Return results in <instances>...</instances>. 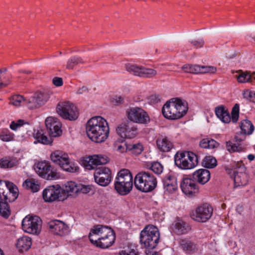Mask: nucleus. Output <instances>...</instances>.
<instances>
[{"label": "nucleus", "mask_w": 255, "mask_h": 255, "mask_svg": "<svg viewBox=\"0 0 255 255\" xmlns=\"http://www.w3.org/2000/svg\"><path fill=\"white\" fill-rule=\"evenodd\" d=\"M175 165L183 169L195 167L198 164V157L192 152H177L174 157Z\"/></svg>", "instance_id": "5"}, {"label": "nucleus", "mask_w": 255, "mask_h": 255, "mask_svg": "<svg viewBox=\"0 0 255 255\" xmlns=\"http://www.w3.org/2000/svg\"><path fill=\"white\" fill-rule=\"evenodd\" d=\"M76 184L73 181H69L65 184L64 187L62 189L64 193L67 194L69 196V192L76 193L78 191Z\"/></svg>", "instance_id": "45"}, {"label": "nucleus", "mask_w": 255, "mask_h": 255, "mask_svg": "<svg viewBox=\"0 0 255 255\" xmlns=\"http://www.w3.org/2000/svg\"><path fill=\"white\" fill-rule=\"evenodd\" d=\"M253 77L248 72L242 73L238 77V81L240 83H253Z\"/></svg>", "instance_id": "49"}, {"label": "nucleus", "mask_w": 255, "mask_h": 255, "mask_svg": "<svg viewBox=\"0 0 255 255\" xmlns=\"http://www.w3.org/2000/svg\"><path fill=\"white\" fill-rule=\"evenodd\" d=\"M150 169L155 173L159 174L162 172L163 167L160 163L156 162L152 164Z\"/></svg>", "instance_id": "52"}, {"label": "nucleus", "mask_w": 255, "mask_h": 255, "mask_svg": "<svg viewBox=\"0 0 255 255\" xmlns=\"http://www.w3.org/2000/svg\"><path fill=\"white\" fill-rule=\"evenodd\" d=\"M114 185L116 191L122 195H126L128 194L132 188V185H129V186H127L126 183H121L120 184H118V182L117 181L115 182Z\"/></svg>", "instance_id": "38"}, {"label": "nucleus", "mask_w": 255, "mask_h": 255, "mask_svg": "<svg viewBox=\"0 0 255 255\" xmlns=\"http://www.w3.org/2000/svg\"><path fill=\"white\" fill-rule=\"evenodd\" d=\"M128 119L132 123L146 124L150 121L148 114L142 109L135 107L127 112Z\"/></svg>", "instance_id": "13"}, {"label": "nucleus", "mask_w": 255, "mask_h": 255, "mask_svg": "<svg viewBox=\"0 0 255 255\" xmlns=\"http://www.w3.org/2000/svg\"><path fill=\"white\" fill-rule=\"evenodd\" d=\"M35 171L41 177L47 180H53L57 178V173L52 168L50 163L47 161L38 162L36 165Z\"/></svg>", "instance_id": "15"}, {"label": "nucleus", "mask_w": 255, "mask_h": 255, "mask_svg": "<svg viewBox=\"0 0 255 255\" xmlns=\"http://www.w3.org/2000/svg\"><path fill=\"white\" fill-rule=\"evenodd\" d=\"M91 190V188L89 186L84 187L82 189V191L83 193H89Z\"/></svg>", "instance_id": "64"}, {"label": "nucleus", "mask_w": 255, "mask_h": 255, "mask_svg": "<svg viewBox=\"0 0 255 255\" xmlns=\"http://www.w3.org/2000/svg\"><path fill=\"white\" fill-rule=\"evenodd\" d=\"M86 132L89 138L93 141L102 143L109 136L108 124L102 117H93L87 123Z\"/></svg>", "instance_id": "1"}, {"label": "nucleus", "mask_w": 255, "mask_h": 255, "mask_svg": "<svg viewBox=\"0 0 255 255\" xmlns=\"http://www.w3.org/2000/svg\"><path fill=\"white\" fill-rule=\"evenodd\" d=\"M163 184L165 193H173L177 189L176 179L173 176H168L164 178Z\"/></svg>", "instance_id": "27"}, {"label": "nucleus", "mask_w": 255, "mask_h": 255, "mask_svg": "<svg viewBox=\"0 0 255 255\" xmlns=\"http://www.w3.org/2000/svg\"><path fill=\"white\" fill-rule=\"evenodd\" d=\"M232 120L233 123H236L239 119V105L236 104L232 109Z\"/></svg>", "instance_id": "51"}, {"label": "nucleus", "mask_w": 255, "mask_h": 255, "mask_svg": "<svg viewBox=\"0 0 255 255\" xmlns=\"http://www.w3.org/2000/svg\"><path fill=\"white\" fill-rule=\"evenodd\" d=\"M109 161L107 156L102 155H94L91 156L88 162L86 168L88 169H92L99 165L105 164Z\"/></svg>", "instance_id": "26"}, {"label": "nucleus", "mask_w": 255, "mask_h": 255, "mask_svg": "<svg viewBox=\"0 0 255 255\" xmlns=\"http://www.w3.org/2000/svg\"><path fill=\"white\" fill-rule=\"evenodd\" d=\"M115 235H111L110 236H107L106 238H104L101 240H99L95 243L92 244L98 247L106 249L111 247L115 242Z\"/></svg>", "instance_id": "33"}, {"label": "nucleus", "mask_w": 255, "mask_h": 255, "mask_svg": "<svg viewBox=\"0 0 255 255\" xmlns=\"http://www.w3.org/2000/svg\"><path fill=\"white\" fill-rule=\"evenodd\" d=\"M17 160L11 157H5L0 160V166L3 168H12L17 165Z\"/></svg>", "instance_id": "36"}, {"label": "nucleus", "mask_w": 255, "mask_h": 255, "mask_svg": "<svg viewBox=\"0 0 255 255\" xmlns=\"http://www.w3.org/2000/svg\"><path fill=\"white\" fill-rule=\"evenodd\" d=\"M172 99L167 102L162 109V112L164 117L170 120H176L180 118L179 113L177 112L176 105H174Z\"/></svg>", "instance_id": "20"}, {"label": "nucleus", "mask_w": 255, "mask_h": 255, "mask_svg": "<svg viewBox=\"0 0 255 255\" xmlns=\"http://www.w3.org/2000/svg\"><path fill=\"white\" fill-rule=\"evenodd\" d=\"M148 100L150 103L154 104L157 103L159 101V99L158 96L152 95L149 97Z\"/></svg>", "instance_id": "59"}, {"label": "nucleus", "mask_w": 255, "mask_h": 255, "mask_svg": "<svg viewBox=\"0 0 255 255\" xmlns=\"http://www.w3.org/2000/svg\"><path fill=\"white\" fill-rule=\"evenodd\" d=\"M160 234L157 228L153 225H148L145 226L140 234V242L144 245V247L148 250L146 253L148 255H154L157 254L152 253L150 250L154 249L158 243Z\"/></svg>", "instance_id": "2"}, {"label": "nucleus", "mask_w": 255, "mask_h": 255, "mask_svg": "<svg viewBox=\"0 0 255 255\" xmlns=\"http://www.w3.org/2000/svg\"><path fill=\"white\" fill-rule=\"evenodd\" d=\"M115 181L118 182V184L126 183L127 186L133 185L132 175L127 169H123L118 172Z\"/></svg>", "instance_id": "23"}, {"label": "nucleus", "mask_w": 255, "mask_h": 255, "mask_svg": "<svg viewBox=\"0 0 255 255\" xmlns=\"http://www.w3.org/2000/svg\"><path fill=\"white\" fill-rule=\"evenodd\" d=\"M120 255H138V252H136L134 250H131L129 252H126L125 251H122L120 253Z\"/></svg>", "instance_id": "62"}, {"label": "nucleus", "mask_w": 255, "mask_h": 255, "mask_svg": "<svg viewBox=\"0 0 255 255\" xmlns=\"http://www.w3.org/2000/svg\"><path fill=\"white\" fill-rule=\"evenodd\" d=\"M50 158L53 163L67 172L74 173L79 169L76 164L70 161L68 155L63 151L57 150L52 152Z\"/></svg>", "instance_id": "4"}, {"label": "nucleus", "mask_w": 255, "mask_h": 255, "mask_svg": "<svg viewBox=\"0 0 255 255\" xmlns=\"http://www.w3.org/2000/svg\"><path fill=\"white\" fill-rule=\"evenodd\" d=\"M181 188L186 195H191L198 192V188L195 183V180L190 178L183 179L181 183Z\"/></svg>", "instance_id": "22"}, {"label": "nucleus", "mask_w": 255, "mask_h": 255, "mask_svg": "<svg viewBox=\"0 0 255 255\" xmlns=\"http://www.w3.org/2000/svg\"><path fill=\"white\" fill-rule=\"evenodd\" d=\"M194 180L201 184H205L210 178V172L206 169H200L194 172L192 175Z\"/></svg>", "instance_id": "24"}, {"label": "nucleus", "mask_w": 255, "mask_h": 255, "mask_svg": "<svg viewBox=\"0 0 255 255\" xmlns=\"http://www.w3.org/2000/svg\"><path fill=\"white\" fill-rule=\"evenodd\" d=\"M127 148H128V150L131 151L133 153L139 154L142 152L143 147L140 143H129L128 146H127Z\"/></svg>", "instance_id": "47"}, {"label": "nucleus", "mask_w": 255, "mask_h": 255, "mask_svg": "<svg viewBox=\"0 0 255 255\" xmlns=\"http://www.w3.org/2000/svg\"><path fill=\"white\" fill-rule=\"evenodd\" d=\"M42 220L36 216H26L22 221L24 231L32 234H38L41 229Z\"/></svg>", "instance_id": "8"}, {"label": "nucleus", "mask_w": 255, "mask_h": 255, "mask_svg": "<svg viewBox=\"0 0 255 255\" xmlns=\"http://www.w3.org/2000/svg\"><path fill=\"white\" fill-rule=\"evenodd\" d=\"M244 96L247 99H249L251 101L255 103V92L247 91L244 94Z\"/></svg>", "instance_id": "54"}, {"label": "nucleus", "mask_w": 255, "mask_h": 255, "mask_svg": "<svg viewBox=\"0 0 255 255\" xmlns=\"http://www.w3.org/2000/svg\"><path fill=\"white\" fill-rule=\"evenodd\" d=\"M52 83L55 86L60 87L63 84V79L62 78L56 77L53 79Z\"/></svg>", "instance_id": "56"}, {"label": "nucleus", "mask_w": 255, "mask_h": 255, "mask_svg": "<svg viewBox=\"0 0 255 255\" xmlns=\"http://www.w3.org/2000/svg\"><path fill=\"white\" fill-rule=\"evenodd\" d=\"M34 137L37 140V142L44 144H49L52 142L51 139L44 135L42 130H35L33 133Z\"/></svg>", "instance_id": "39"}, {"label": "nucleus", "mask_w": 255, "mask_h": 255, "mask_svg": "<svg viewBox=\"0 0 255 255\" xmlns=\"http://www.w3.org/2000/svg\"><path fill=\"white\" fill-rule=\"evenodd\" d=\"M48 99L49 96L46 93L38 91L31 96L28 100H26V105L30 109L37 108L44 105Z\"/></svg>", "instance_id": "16"}, {"label": "nucleus", "mask_w": 255, "mask_h": 255, "mask_svg": "<svg viewBox=\"0 0 255 255\" xmlns=\"http://www.w3.org/2000/svg\"><path fill=\"white\" fill-rule=\"evenodd\" d=\"M42 195L43 199L48 202L63 201L68 197V195L64 193L62 189L58 185L49 186L45 188Z\"/></svg>", "instance_id": "6"}, {"label": "nucleus", "mask_w": 255, "mask_h": 255, "mask_svg": "<svg viewBox=\"0 0 255 255\" xmlns=\"http://www.w3.org/2000/svg\"><path fill=\"white\" fill-rule=\"evenodd\" d=\"M23 187L28 189H31L33 192H37L39 190V185L33 179H28L23 183Z\"/></svg>", "instance_id": "41"}, {"label": "nucleus", "mask_w": 255, "mask_h": 255, "mask_svg": "<svg viewBox=\"0 0 255 255\" xmlns=\"http://www.w3.org/2000/svg\"><path fill=\"white\" fill-rule=\"evenodd\" d=\"M240 128L241 132L244 134L250 135L252 133L254 130V127L251 121L245 120L241 122Z\"/></svg>", "instance_id": "37"}, {"label": "nucleus", "mask_w": 255, "mask_h": 255, "mask_svg": "<svg viewBox=\"0 0 255 255\" xmlns=\"http://www.w3.org/2000/svg\"><path fill=\"white\" fill-rule=\"evenodd\" d=\"M226 148L230 152L245 151V148L242 147L241 144L233 143L231 141L226 142Z\"/></svg>", "instance_id": "44"}, {"label": "nucleus", "mask_w": 255, "mask_h": 255, "mask_svg": "<svg viewBox=\"0 0 255 255\" xmlns=\"http://www.w3.org/2000/svg\"><path fill=\"white\" fill-rule=\"evenodd\" d=\"M200 147L204 148H215L219 146V143L213 139L209 138L202 139L199 144Z\"/></svg>", "instance_id": "40"}, {"label": "nucleus", "mask_w": 255, "mask_h": 255, "mask_svg": "<svg viewBox=\"0 0 255 255\" xmlns=\"http://www.w3.org/2000/svg\"><path fill=\"white\" fill-rule=\"evenodd\" d=\"M10 83V81L9 79H7L6 81L2 80V77H0V89L6 87Z\"/></svg>", "instance_id": "60"}, {"label": "nucleus", "mask_w": 255, "mask_h": 255, "mask_svg": "<svg viewBox=\"0 0 255 255\" xmlns=\"http://www.w3.org/2000/svg\"><path fill=\"white\" fill-rule=\"evenodd\" d=\"M48 226L50 231L55 235L62 236L68 232L67 226L59 220L51 221L49 222Z\"/></svg>", "instance_id": "21"}, {"label": "nucleus", "mask_w": 255, "mask_h": 255, "mask_svg": "<svg viewBox=\"0 0 255 255\" xmlns=\"http://www.w3.org/2000/svg\"><path fill=\"white\" fill-rule=\"evenodd\" d=\"M57 112L63 119L73 121L78 117L77 107L70 102L59 103L57 106Z\"/></svg>", "instance_id": "7"}, {"label": "nucleus", "mask_w": 255, "mask_h": 255, "mask_svg": "<svg viewBox=\"0 0 255 255\" xmlns=\"http://www.w3.org/2000/svg\"><path fill=\"white\" fill-rule=\"evenodd\" d=\"M182 69L184 70L186 73L197 74L199 72V65L185 64L182 67Z\"/></svg>", "instance_id": "48"}, {"label": "nucleus", "mask_w": 255, "mask_h": 255, "mask_svg": "<svg viewBox=\"0 0 255 255\" xmlns=\"http://www.w3.org/2000/svg\"><path fill=\"white\" fill-rule=\"evenodd\" d=\"M128 143H124L123 144L118 145L117 149L119 151L121 152H124L125 151L128 150V149L127 148V146H128Z\"/></svg>", "instance_id": "61"}, {"label": "nucleus", "mask_w": 255, "mask_h": 255, "mask_svg": "<svg viewBox=\"0 0 255 255\" xmlns=\"http://www.w3.org/2000/svg\"><path fill=\"white\" fill-rule=\"evenodd\" d=\"M213 208L207 203L203 204L199 206L194 212L191 214L193 220L198 222H206L212 216Z\"/></svg>", "instance_id": "12"}, {"label": "nucleus", "mask_w": 255, "mask_h": 255, "mask_svg": "<svg viewBox=\"0 0 255 255\" xmlns=\"http://www.w3.org/2000/svg\"><path fill=\"white\" fill-rule=\"evenodd\" d=\"M156 143L159 149L163 152L169 151L173 147L172 143L166 136L158 138Z\"/></svg>", "instance_id": "30"}, {"label": "nucleus", "mask_w": 255, "mask_h": 255, "mask_svg": "<svg viewBox=\"0 0 255 255\" xmlns=\"http://www.w3.org/2000/svg\"><path fill=\"white\" fill-rule=\"evenodd\" d=\"M124 98L122 96L115 97L114 98L113 103L115 105H119L124 103Z\"/></svg>", "instance_id": "58"}, {"label": "nucleus", "mask_w": 255, "mask_h": 255, "mask_svg": "<svg viewBox=\"0 0 255 255\" xmlns=\"http://www.w3.org/2000/svg\"><path fill=\"white\" fill-rule=\"evenodd\" d=\"M84 63L85 61L82 57L78 56H72L67 60L66 68L68 70H73L75 66Z\"/></svg>", "instance_id": "35"}, {"label": "nucleus", "mask_w": 255, "mask_h": 255, "mask_svg": "<svg viewBox=\"0 0 255 255\" xmlns=\"http://www.w3.org/2000/svg\"><path fill=\"white\" fill-rule=\"evenodd\" d=\"M94 177L96 183L101 186L106 187L111 182L112 171L105 166L100 167L95 170Z\"/></svg>", "instance_id": "14"}, {"label": "nucleus", "mask_w": 255, "mask_h": 255, "mask_svg": "<svg viewBox=\"0 0 255 255\" xmlns=\"http://www.w3.org/2000/svg\"><path fill=\"white\" fill-rule=\"evenodd\" d=\"M173 231L177 235H182L188 233L190 230V226L184 221L177 218L172 224Z\"/></svg>", "instance_id": "25"}, {"label": "nucleus", "mask_w": 255, "mask_h": 255, "mask_svg": "<svg viewBox=\"0 0 255 255\" xmlns=\"http://www.w3.org/2000/svg\"><path fill=\"white\" fill-rule=\"evenodd\" d=\"M4 187L2 194L3 198V202H13L18 197V188L12 183L3 181L2 188Z\"/></svg>", "instance_id": "18"}, {"label": "nucleus", "mask_w": 255, "mask_h": 255, "mask_svg": "<svg viewBox=\"0 0 255 255\" xmlns=\"http://www.w3.org/2000/svg\"><path fill=\"white\" fill-rule=\"evenodd\" d=\"M88 91H89V90L87 87L83 86L78 89L76 93L77 94L82 95V94L88 93Z\"/></svg>", "instance_id": "63"}, {"label": "nucleus", "mask_w": 255, "mask_h": 255, "mask_svg": "<svg viewBox=\"0 0 255 255\" xmlns=\"http://www.w3.org/2000/svg\"><path fill=\"white\" fill-rule=\"evenodd\" d=\"M23 120H19L16 122H12L10 125V128L12 130H16L18 127L24 125Z\"/></svg>", "instance_id": "53"}, {"label": "nucleus", "mask_w": 255, "mask_h": 255, "mask_svg": "<svg viewBox=\"0 0 255 255\" xmlns=\"http://www.w3.org/2000/svg\"><path fill=\"white\" fill-rule=\"evenodd\" d=\"M191 43L196 48H200L203 46L204 41L202 39L192 40L191 41Z\"/></svg>", "instance_id": "57"}, {"label": "nucleus", "mask_w": 255, "mask_h": 255, "mask_svg": "<svg viewBox=\"0 0 255 255\" xmlns=\"http://www.w3.org/2000/svg\"><path fill=\"white\" fill-rule=\"evenodd\" d=\"M114 232L110 228L101 225H97L94 226L91 230L89 235V240L92 244L101 240L104 238L114 235Z\"/></svg>", "instance_id": "11"}, {"label": "nucleus", "mask_w": 255, "mask_h": 255, "mask_svg": "<svg viewBox=\"0 0 255 255\" xmlns=\"http://www.w3.org/2000/svg\"><path fill=\"white\" fill-rule=\"evenodd\" d=\"M217 71L216 67L212 66H200L199 74H215Z\"/></svg>", "instance_id": "50"}, {"label": "nucleus", "mask_w": 255, "mask_h": 255, "mask_svg": "<svg viewBox=\"0 0 255 255\" xmlns=\"http://www.w3.org/2000/svg\"><path fill=\"white\" fill-rule=\"evenodd\" d=\"M217 160L212 156H207L203 160V165L207 168H213L217 165Z\"/></svg>", "instance_id": "43"}, {"label": "nucleus", "mask_w": 255, "mask_h": 255, "mask_svg": "<svg viewBox=\"0 0 255 255\" xmlns=\"http://www.w3.org/2000/svg\"><path fill=\"white\" fill-rule=\"evenodd\" d=\"M174 105H176L177 108V112L179 113L180 118L184 116L188 109L187 103L185 101H182L179 98H172Z\"/></svg>", "instance_id": "34"}, {"label": "nucleus", "mask_w": 255, "mask_h": 255, "mask_svg": "<svg viewBox=\"0 0 255 255\" xmlns=\"http://www.w3.org/2000/svg\"><path fill=\"white\" fill-rule=\"evenodd\" d=\"M157 184L156 178L149 172H140L136 175L134 179L135 187L145 193L153 191L156 187Z\"/></svg>", "instance_id": "3"}, {"label": "nucleus", "mask_w": 255, "mask_h": 255, "mask_svg": "<svg viewBox=\"0 0 255 255\" xmlns=\"http://www.w3.org/2000/svg\"><path fill=\"white\" fill-rule=\"evenodd\" d=\"M14 134L7 129H3L0 131V139L4 142H8L13 140Z\"/></svg>", "instance_id": "46"}, {"label": "nucleus", "mask_w": 255, "mask_h": 255, "mask_svg": "<svg viewBox=\"0 0 255 255\" xmlns=\"http://www.w3.org/2000/svg\"><path fill=\"white\" fill-rule=\"evenodd\" d=\"M9 104L15 107L20 106L21 105H26V100L21 95H13L10 98Z\"/></svg>", "instance_id": "42"}, {"label": "nucleus", "mask_w": 255, "mask_h": 255, "mask_svg": "<svg viewBox=\"0 0 255 255\" xmlns=\"http://www.w3.org/2000/svg\"><path fill=\"white\" fill-rule=\"evenodd\" d=\"M3 181L0 180V215L3 218L7 219L10 215V210L8 205L6 202H3V198L2 194L3 188H2Z\"/></svg>", "instance_id": "28"}, {"label": "nucleus", "mask_w": 255, "mask_h": 255, "mask_svg": "<svg viewBox=\"0 0 255 255\" xmlns=\"http://www.w3.org/2000/svg\"><path fill=\"white\" fill-rule=\"evenodd\" d=\"M31 244V239L27 236H23L17 240L16 247L22 253L28 250Z\"/></svg>", "instance_id": "31"}, {"label": "nucleus", "mask_w": 255, "mask_h": 255, "mask_svg": "<svg viewBox=\"0 0 255 255\" xmlns=\"http://www.w3.org/2000/svg\"><path fill=\"white\" fill-rule=\"evenodd\" d=\"M117 134L123 139L134 138L137 134V128L136 125L129 121H126L119 125L116 128Z\"/></svg>", "instance_id": "9"}, {"label": "nucleus", "mask_w": 255, "mask_h": 255, "mask_svg": "<svg viewBox=\"0 0 255 255\" xmlns=\"http://www.w3.org/2000/svg\"><path fill=\"white\" fill-rule=\"evenodd\" d=\"M46 129L51 137L59 136L62 134L61 124L54 117H48L45 120Z\"/></svg>", "instance_id": "19"}, {"label": "nucleus", "mask_w": 255, "mask_h": 255, "mask_svg": "<svg viewBox=\"0 0 255 255\" xmlns=\"http://www.w3.org/2000/svg\"><path fill=\"white\" fill-rule=\"evenodd\" d=\"M125 67L128 72L135 76L141 78H151L155 77L157 74V71L153 69L130 63L126 64Z\"/></svg>", "instance_id": "10"}, {"label": "nucleus", "mask_w": 255, "mask_h": 255, "mask_svg": "<svg viewBox=\"0 0 255 255\" xmlns=\"http://www.w3.org/2000/svg\"><path fill=\"white\" fill-rule=\"evenodd\" d=\"M231 176L234 179L235 187L244 186L247 184L249 177L246 173V167L241 165L233 170L231 172Z\"/></svg>", "instance_id": "17"}, {"label": "nucleus", "mask_w": 255, "mask_h": 255, "mask_svg": "<svg viewBox=\"0 0 255 255\" xmlns=\"http://www.w3.org/2000/svg\"><path fill=\"white\" fill-rule=\"evenodd\" d=\"M180 245L184 251L192 254L197 250V245L190 239L184 238L180 241Z\"/></svg>", "instance_id": "29"}, {"label": "nucleus", "mask_w": 255, "mask_h": 255, "mask_svg": "<svg viewBox=\"0 0 255 255\" xmlns=\"http://www.w3.org/2000/svg\"><path fill=\"white\" fill-rule=\"evenodd\" d=\"M246 138V134H244L242 132L240 133H237V134L235 136V138L236 139V141L237 144H240V143L243 141Z\"/></svg>", "instance_id": "55"}, {"label": "nucleus", "mask_w": 255, "mask_h": 255, "mask_svg": "<svg viewBox=\"0 0 255 255\" xmlns=\"http://www.w3.org/2000/svg\"><path fill=\"white\" fill-rule=\"evenodd\" d=\"M215 113L218 118L225 123H229L231 121L229 113L223 106H220L215 108Z\"/></svg>", "instance_id": "32"}]
</instances>
